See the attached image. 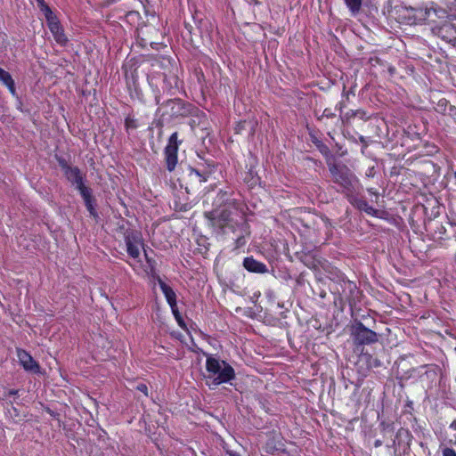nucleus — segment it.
I'll return each mask as SVG.
<instances>
[{"label":"nucleus","instance_id":"obj_29","mask_svg":"<svg viewBox=\"0 0 456 456\" xmlns=\"http://www.w3.org/2000/svg\"><path fill=\"white\" fill-rule=\"evenodd\" d=\"M367 191H368V192H369L370 194H371V195H374V196H376V197H378V196H379V194H378L377 191H376L374 188H368V189H367Z\"/></svg>","mask_w":456,"mask_h":456},{"label":"nucleus","instance_id":"obj_31","mask_svg":"<svg viewBox=\"0 0 456 456\" xmlns=\"http://www.w3.org/2000/svg\"><path fill=\"white\" fill-rule=\"evenodd\" d=\"M344 108V103L342 102H338L336 106V109H338L340 111H342Z\"/></svg>","mask_w":456,"mask_h":456},{"label":"nucleus","instance_id":"obj_38","mask_svg":"<svg viewBox=\"0 0 456 456\" xmlns=\"http://www.w3.org/2000/svg\"><path fill=\"white\" fill-rule=\"evenodd\" d=\"M455 444H456V441H455Z\"/></svg>","mask_w":456,"mask_h":456},{"label":"nucleus","instance_id":"obj_27","mask_svg":"<svg viewBox=\"0 0 456 456\" xmlns=\"http://www.w3.org/2000/svg\"><path fill=\"white\" fill-rule=\"evenodd\" d=\"M137 389L141 392H142L144 395H148V387L144 384H140L137 386Z\"/></svg>","mask_w":456,"mask_h":456},{"label":"nucleus","instance_id":"obj_10","mask_svg":"<svg viewBox=\"0 0 456 456\" xmlns=\"http://www.w3.org/2000/svg\"><path fill=\"white\" fill-rule=\"evenodd\" d=\"M66 178L69 183L76 187V189L81 192L84 189H87L84 183V175L77 167H72L64 173Z\"/></svg>","mask_w":456,"mask_h":456},{"label":"nucleus","instance_id":"obj_36","mask_svg":"<svg viewBox=\"0 0 456 456\" xmlns=\"http://www.w3.org/2000/svg\"><path fill=\"white\" fill-rule=\"evenodd\" d=\"M169 102H172V103L176 102V103H177V104H179V105H180V104H182V102H181V101H179V100H177V101H176V100H175V101L170 100V101H169Z\"/></svg>","mask_w":456,"mask_h":456},{"label":"nucleus","instance_id":"obj_32","mask_svg":"<svg viewBox=\"0 0 456 456\" xmlns=\"http://www.w3.org/2000/svg\"><path fill=\"white\" fill-rule=\"evenodd\" d=\"M360 113H362V111L358 110H355V112H354V111H352V113L347 112L346 115L347 116H354V115L356 116V115L360 114Z\"/></svg>","mask_w":456,"mask_h":456},{"label":"nucleus","instance_id":"obj_14","mask_svg":"<svg viewBox=\"0 0 456 456\" xmlns=\"http://www.w3.org/2000/svg\"><path fill=\"white\" fill-rule=\"evenodd\" d=\"M157 281H158V284H159L161 291L163 292L168 305H170L171 308H174L175 303L176 302L175 292L170 286L166 284L160 277H158Z\"/></svg>","mask_w":456,"mask_h":456},{"label":"nucleus","instance_id":"obj_12","mask_svg":"<svg viewBox=\"0 0 456 456\" xmlns=\"http://www.w3.org/2000/svg\"><path fill=\"white\" fill-rule=\"evenodd\" d=\"M346 197L348 200V201L359 210L363 211L366 214L372 216H375L377 215V209L370 206L365 200L356 197L354 193H350Z\"/></svg>","mask_w":456,"mask_h":456},{"label":"nucleus","instance_id":"obj_23","mask_svg":"<svg viewBox=\"0 0 456 456\" xmlns=\"http://www.w3.org/2000/svg\"><path fill=\"white\" fill-rule=\"evenodd\" d=\"M335 117H336L335 112L331 109L327 108L323 110L322 116L319 117V119H322L323 118H333Z\"/></svg>","mask_w":456,"mask_h":456},{"label":"nucleus","instance_id":"obj_26","mask_svg":"<svg viewBox=\"0 0 456 456\" xmlns=\"http://www.w3.org/2000/svg\"><path fill=\"white\" fill-rule=\"evenodd\" d=\"M443 456H456V452L452 448L445 447L442 451Z\"/></svg>","mask_w":456,"mask_h":456},{"label":"nucleus","instance_id":"obj_1","mask_svg":"<svg viewBox=\"0 0 456 456\" xmlns=\"http://www.w3.org/2000/svg\"><path fill=\"white\" fill-rule=\"evenodd\" d=\"M208 224L218 234L232 232L237 235L234 248H240L246 244L245 238L249 235L248 224L243 213L234 207L214 209L204 213Z\"/></svg>","mask_w":456,"mask_h":456},{"label":"nucleus","instance_id":"obj_21","mask_svg":"<svg viewBox=\"0 0 456 456\" xmlns=\"http://www.w3.org/2000/svg\"><path fill=\"white\" fill-rule=\"evenodd\" d=\"M445 232H446L445 228L440 224L439 227H437V231H436L433 233V236L436 240H443Z\"/></svg>","mask_w":456,"mask_h":456},{"label":"nucleus","instance_id":"obj_28","mask_svg":"<svg viewBox=\"0 0 456 456\" xmlns=\"http://www.w3.org/2000/svg\"><path fill=\"white\" fill-rule=\"evenodd\" d=\"M171 310H172V313L174 314V315L175 316V318L177 320H179L180 319V314H179V312H178V309H177L176 302L175 303L174 308H171Z\"/></svg>","mask_w":456,"mask_h":456},{"label":"nucleus","instance_id":"obj_8","mask_svg":"<svg viewBox=\"0 0 456 456\" xmlns=\"http://www.w3.org/2000/svg\"><path fill=\"white\" fill-rule=\"evenodd\" d=\"M17 357L20 364L27 371L32 373H38L40 371L39 364L33 359V357L26 351L20 348L17 349Z\"/></svg>","mask_w":456,"mask_h":456},{"label":"nucleus","instance_id":"obj_13","mask_svg":"<svg viewBox=\"0 0 456 456\" xmlns=\"http://www.w3.org/2000/svg\"><path fill=\"white\" fill-rule=\"evenodd\" d=\"M243 266L250 273H265L267 272V266L252 256H248L243 260Z\"/></svg>","mask_w":456,"mask_h":456},{"label":"nucleus","instance_id":"obj_35","mask_svg":"<svg viewBox=\"0 0 456 456\" xmlns=\"http://www.w3.org/2000/svg\"><path fill=\"white\" fill-rule=\"evenodd\" d=\"M382 444V442L380 440H376L374 443L375 447H379Z\"/></svg>","mask_w":456,"mask_h":456},{"label":"nucleus","instance_id":"obj_11","mask_svg":"<svg viewBox=\"0 0 456 456\" xmlns=\"http://www.w3.org/2000/svg\"><path fill=\"white\" fill-rule=\"evenodd\" d=\"M435 33L446 42H454L456 40V28L448 21L443 23L440 27L434 29Z\"/></svg>","mask_w":456,"mask_h":456},{"label":"nucleus","instance_id":"obj_19","mask_svg":"<svg viewBox=\"0 0 456 456\" xmlns=\"http://www.w3.org/2000/svg\"><path fill=\"white\" fill-rule=\"evenodd\" d=\"M37 5L40 8L41 12L44 13L46 21L50 20L51 19L56 17L51 8L45 4V0H37Z\"/></svg>","mask_w":456,"mask_h":456},{"label":"nucleus","instance_id":"obj_3","mask_svg":"<svg viewBox=\"0 0 456 456\" xmlns=\"http://www.w3.org/2000/svg\"><path fill=\"white\" fill-rule=\"evenodd\" d=\"M206 383L209 388H216L223 383L235 379L234 369L225 361L208 355L206 360Z\"/></svg>","mask_w":456,"mask_h":456},{"label":"nucleus","instance_id":"obj_16","mask_svg":"<svg viewBox=\"0 0 456 456\" xmlns=\"http://www.w3.org/2000/svg\"><path fill=\"white\" fill-rule=\"evenodd\" d=\"M0 82L7 86L12 95L16 94L15 84L11 74L0 68Z\"/></svg>","mask_w":456,"mask_h":456},{"label":"nucleus","instance_id":"obj_20","mask_svg":"<svg viewBox=\"0 0 456 456\" xmlns=\"http://www.w3.org/2000/svg\"><path fill=\"white\" fill-rule=\"evenodd\" d=\"M190 176L191 177H195V178H198L199 182L201 183H204L207 181V177L205 175L201 174L200 171H198L197 169L195 168H191V171H190Z\"/></svg>","mask_w":456,"mask_h":456},{"label":"nucleus","instance_id":"obj_37","mask_svg":"<svg viewBox=\"0 0 456 456\" xmlns=\"http://www.w3.org/2000/svg\"><path fill=\"white\" fill-rule=\"evenodd\" d=\"M249 2H253L255 4H257V1L256 0H249Z\"/></svg>","mask_w":456,"mask_h":456},{"label":"nucleus","instance_id":"obj_2","mask_svg":"<svg viewBox=\"0 0 456 456\" xmlns=\"http://www.w3.org/2000/svg\"><path fill=\"white\" fill-rule=\"evenodd\" d=\"M327 166L332 182L340 187L342 193L347 196L350 193L356 192L360 185L359 179L346 165L330 158L327 160Z\"/></svg>","mask_w":456,"mask_h":456},{"label":"nucleus","instance_id":"obj_17","mask_svg":"<svg viewBox=\"0 0 456 456\" xmlns=\"http://www.w3.org/2000/svg\"><path fill=\"white\" fill-rule=\"evenodd\" d=\"M362 1L363 0H344L352 16H356L360 13L362 6Z\"/></svg>","mask_w":456,"mask_h":456},{"label":"nucleus","instance_id":"obj_18","mask_svg":"<svg viewBox=\"0 0 456 456\" xmlns=\"http://www.w3.org/2000/svg\"><path fill=\"white\" fill-rule=\"evenodd\" d=\"M420 12H421L420 19L430 20L432 21H434V20L431 19L433 16L440 17L438 15V12H442L443 13V17L445 14V12L444 10L437 9V8H433V7L426 8L424 11H420Z\"/></svg>","mask_w":456,"mask_h":456},{"label":"nucleus","instance_id":"obj_9","mask_svg":"<svg viewBox=\"0 0 456 456\" xmlns=\"http://www.w3.org/2000/svg\"><path fill=\"white\" fill-rule=\"evenodd\" d=\"M47 25L56 43L60 45H65L68 42V38L57 17L48 20Z\"/></svg>","mask_w":456,"mask_h":456},{"label":"nucleus","instance_id":"obj_34","mask_svg":"<svg viewBox=\"0 0 456 456\" xmlns=\"http://www.w3.org/2000/svg\"><path fill=\"white\" fill-rule=\"evenodd\" d=\"M450 428L456 430V419L450 424Z\"/></svg>","mask_w":456,"mask_h":456},{"label":"nucleus","instance_id":"obj_30","mask_svg":"<svg viewBox=\"0 0 456 456\" xmlns=\"http://www.w3.org/2000/svg\"><path fill=\"white\" fill-rule=\"evenodd\" d=\"M19 391L18 390H14V389H11L7 392V395L9 396H12V395H18Z\"/></svg>","mask_w":456,"mask_h":456},{"label":"nucleus","instance_id":"obj_24","mask_svg":"<svg viewBox=\"0 0 456 456\" xmlns=\"http://www.w3.org/2000/svg\"><path fill=\"white\" fill-rule=\"evenodd\" d=\"M126 129H134L137 127L136 122L134 118H126L125 120Z\"/></svg>","mask_w":456,"mask_h":456},{"label":"nucleus","instance_id":"obj_5","mask_svg":"<svg viewBox=\"0 0 456 456\" xmlns=\"http://www.w3.org/2000/svg\"><path fill=\"white\" fill-rule=\"evenodd\" d=\"M180 143H181V142L178 141L177 132L173 133L168 139V143L166 146L165 152H164L166 167L169 172L174 171L177 165V162H178L177 152H178V147H179Z\"/></svg>","mask_w":456,"mask_h":456},{"label":"nucleus","instance_id":"obj_33","mask_svg":"<svg viewBox=\"0 0 456 456\" xmlns=\"http://www.w3.org/2000/svg\"><path fill=\"white\" fill-rule=\"evenodd\" d=\"M360 113H362V111L358 110H355V112H354V111H352V113L347 112L346 115L347 116H354V115L356 116V115L360 114Z\"/></svg>","mask_w":456,"mask_h":456},{"label":"nucleus","instance_id":"obj_6","mask_svg":"<svg viewBox=\"0 0 456 456\" xmlns=\"http://www.w3.org/2000/svg\"><path fill=\"white\" fill-rule=\"evenodd\" d=\"M340 289L338 291L340 294L341 299L346 300L350 305H355L360 298V290L356 284L349 280H342Z\"/></svg>","mask_w":456,"mask_h":456},{"label":"nucleus","instance_id":"obj_15","mask_svg":"<svg viewBox=\"0 0 456 456\" xmlns=\"http://www.w3.org/2000/svg\"><path fill=\"white\" fill-rule=\"evenodd\" d=\"M80 195L83 198L85 205H86L87 210L89 211V213L92 216H96L97 213H96V210H95L94 205V199L92 195V190L90 188L84 189L83 191L80 192Z\"/></svg>","mask_w":456,"mask_h":456},{"label":"nucleus","instance_id":"obj_25","mask_svg":"<svg viewBox=\"0 0 456 456\" xmlns=\"http://www.w3.org/2000/svg\"><path fill=\"white\" fill-rule=\"evenodd\" d=\"M376 175V167L371 166L369 167L368 169L365 171V176L367 178H373Z\"/></svg>","mask_w":456,"mask_h":456},{"label":"nucleus","instance_id":"obj_4","mask_svg":"<svg viewBox=\"0 0 456 456\" xmlns=\"http://www.w3.org/2000/svg\"><path fill=\"white\" fill-rule=\"evenodd\" d=\"M352 336L355 345H371L378 341V334L366 328L361 322H355L352 329Z\"/></svg>","mask_w":456,"mask_h":456},{"label":"nucleus","instance_id":"obj_7","mask_svg":"<svg viewBox=\"0 0 456 456\" xmlns=\"http://www.w3.org/2000/svg\"><path fill=\"white\" fill-rule=\"evenodd\" d=\"M125 241L128 255L137 258L140 255V247L143 245L142 235L137 231H129L125 234Z\"/></svg>","mask_w":456,"mask_h":456},{"label":"nucleus","instance_id":"obj_22","mask_svg":"<svg viewBox=\"0 0 456 456\" xmlns=\"http://www.w3.org/2000/svg\"><path fill=\"white\" fill-rule=\"evenodd\" d=\"M57 161L63 173H65L66 171L72 167V166L69 165L68 162L62 158H58Z\"/></svg>","mask_w":456,"mask_h":456}]
</instances>
